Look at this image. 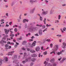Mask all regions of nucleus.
Wrapping results in <instances>:
<instances>
[{"label": "nucleus", "instance_id": "nucleus-1", "mask_svg": "<svg viewBox=\"0 0 66 66\" xmlns=\"http://www.w3.org/2000/svg\"><path fill=\"white\" fill-rule=\"evenodd\" d=\"M42 15H46L48 14V11H44L43 9L42 10Z\"/></svg>", "mask_w": 66, "mask_h": 66}, {"label": "nucleus", "instance_id": "nucleus-2", "mask_svg": "<svg viewBox=\"0 0 66 66\" xmlns=\"http://www.w3.org/2000/svg\"><path fill=\"white\" fill-rule=\"evenodd\" d=\"M54 48V51H56L59 48V46L57 45H55V46Z\"/></svg>", "mask_w": 66, "mask_h": 66}, {"label": "nucleus", "instance_id": "nucleus-3", "mask_svg": "<svg viewBox=\"0 0 66 66\" xmlns=\"http://www.w3.org/2000/svg\"><path fill=\"white\" fill-rule=\"evenodd\" d=\"M4 31L6 34H9V32H10V30L9 29L7 30V29H4Z\"/></svg>", "mask_w": 66, "mask_h": 66}, {"label": "nucleus", "instance_id": "nucleus-4", "mask_svg": "<svg viewBox=\"0 0 66 66\" xmlns=\"http://www.w3.org/2000/svg\"><path fill=\"white\" fill-rule=\"evenodd\" d=\"M37 2V0H30V3H34V2Z\"/></svg>", "mask_w": 66, "mask_h": 66}, {"label": "nucleus", "instance_id": "nucleus-5", "mask_svg": "<svg viewBox=\"0 0 66 66\" xmlns=\"http://www.w3.org/2000/svg\"><path fill=\"white\" fill-rule=\"evenodd\" d=\"M36 43V41H35L34 42H33L32 44L31 45V46H30V47H33V46H35Z\"/></svg>", "mask_w": 66, "mask_h": 66}, {"label": "nucleus", "instance_id": "nucleus-6", "mask_svg": "<svg viewBox=\"0 0 66 66\" xmlns=\"http://www.w3.org/2000/svg\"><path fill=\"white\" fill-rule=\"evenodd\" d=\"M29 31H35L36 30L35 28H31L29 29Z\"/></svg>", "mask_w": 66, "mask_h": 66}, {"label": "nucleus", "instance_id": "nucleus-7", "mask_svg": "<svg viewBox=\"0 0 66 66\" xmlns=\"http://www.w3.org/2000/svg\"><path fill=\"white\" fill-rule=\"evenodd\" d=\"M31 56L32 57H36L37 56V55L35 54H33L31 55Z\"/></svg>", "mask_w": 66, "mask_h": 66}, {"label": "nucleus", "instance_id": "nucleus-8", "mask_svg": "<svg viewBox=\"0 0 66 66\" xmlns=\"http://www.w3.org/2000/svg\"><path fill=\"white\" fill-rule=\"evenodd\" d=\"M47 38H45L44 39H43L42 40V44H44L46 42V39Z\"/></svg>", "mask_w": 66, "mask_h": 66}, {"label": "nucleus", "instance_id": "nucleus-9", "mask_svg": "<svg viewBox=\"0 0 66 66\" xmlns=\"http://www.w3.org/2000/svg\"><path fill=\"white\" fill-rule=\"evenodd\" d=\"M40 50V48L39 47H37L35 48L36 51L38 52Z\"/></svg>", "mask_w": 66, "mask_h": 66}, {"label": "nucleus", "instance_id": "nucleus-10", "mask_svg": "<svg viewBox=\"0 0 66 66\" xmlns=\"http://www.w3.org/2000/svg\"><path fill=\"white\" fill-rule=\"evenodd\" d=\"M9 37V36H8L7 35H6L5 36V37H4L3 38V39L4 40H5Z\"/></svg>", "mask_w": 66, "mask_h": 66}, {"label": "nucleus", "instance_id": "nucleus-11", "mask_svg": "<svg viewBox=\"0 0 66 66\" xmlns=\"http://www.w3.org/2000/svg\"><path fill=\"white\" fill-rule=\"evenodd\" d=\"M27 44V41H23L22 42V45H25Z\"/></svg>", "mask_w": 66, "mask_h": 66}, {"label": "nucleus", "instance_id": "nucleus-12", "mask_svg": "<svg viewBox=\"0 0 66 66\" xmlns=\"http://www.w3.org/2000/svg\"><path fill=\"white\" fill-rule=\"evenodd\" d=\"M53 12H54V10L53 9H52L50 11V14H52Z\"/></svg>", "mask_w": 66, "mask_h": 66}, {"label": "nucleus", "instance_id": "nucleus-13", "mask_svg": "<svg viewBox=\"0 0 66 66\" xmlns=\"http://www.w3.org/2000/svg\"><path fill=\"white\" fill-rule=\"evenodd\" d=\"M13 63H15L16 64H18V63H19L18 62V60H14V61H13Z\"/></svg>", "mask_w": 66, "mask_h": 66}, {"label": "nucleus", "instance_id": "nucleus-14", "mask_svg": "<svg viewBox=\"0 0 66 66\" xmlns=\"http://www.w3.org/2000/svg\"><path fill=\"white\" fill-rule=\"evenodd\" d=\"M8 55H11L12 56L13 55V54L11 52H9L7 54Z\"/></svg>", "mask_w": 66, "mask_h": 66}, {"label": "nucleus", "instance_id": "nucleus-15", "mask_svg": "<svg viewBox=\"0 0 66 66\" xmlns=\"http://www.w3.org/2000/svg\"><path fill=\"white\" fill-rule=\"evenodd\" d=\"M24 58H26L27 57V53L25 52L24 53Z\"/></svg>", "mask_w": 66, "mask_h": 66}, {"label": "nucleus", "instance_id": "nucleus-16", "mask_svg": "<svg viewBox=\"0 0 66 66\" xmlns=\"http://www.w3.org/2000/svg\"><path fill=\"white\" fill-rule=\"evenodd\" d=\"M62 51H60V52H58L57 53V54L58 55H60V54H61L62 53Z\"/></svg>", "mask_w": 66, "mask_h": 66}, {"label": "nucleus", "instance_id": "nucleus-17", "mask_svg": "<svg viewBox=\"0 0 66 66\" xmlns=\"http://www.w3.org/2000/svg\"><path fill=\"white\" fill-rule=\"evenodd\" d=\"M30 52H31V53H35V51H34L32 50H30Z\"/></svg>", "mask_w": 66, "mask_h": 66}, {"label": "nucleus", "instance_id": "nucleus-18", "mask_svg": "<svg viewBox=\"0 0 66 66\" xmlns=\"http://www.w3.org/2000/svg\"><path fill=\"white\" fill-rule=\"evenodd\" d=\"M34 9H32L30 11V13L31 14H32V13H33V12H34Z\"/></svg>", "mask_w": 66, "mask_h": 66}, {"label": "nucleus", "instance_id": "nucleus-19", "mask_svg": "<svg viewBox=\"0 0 66 66\" xmlns=\"http://www.w3.org/2000/svg\"><path fill=\"white\" fill-rule=\"evenodd\" d=\"M36 60L35 58H32L31 59V60L32 62H35Z\"/></svg>", "mask_w": 66, "mask_h": 66}, {"label": "nucleus", "instance_id": "nucleus-20", "mask_svg": "<svg viewBox=\"0 0 66 66\" xmlns=\"http://www.w3.org/2000/svg\"><path fill=\"white\" fill-rule=\"evenodd\" d=\"M40 17V20H41V21H42V17H41V16L40 15V14H37Z\"/></svg>", "mask_w": 66, "mask_h": 66}, {"label": "nucleus", "instance_id": "nucleus-21", "mask_svg": "<svg viewBox=\"0 0 66 66\" xmlns=\"http://www.w3.org/2000/svg\"><path fill=\"white\" fill-rule=\"evenodd\" d=\"M56 63H54L52 64L51 66H56Z\"/></svg>", "mask_w": 66, "mask_h": 66}, {"label": "nucleus", "instance_id": "nucleus-22", "mask_svg": "<svg viewBox=\"0 0 66 66\" xmlns=\"http://www.w3.org/2000/svg\"><path fill=\"white\" fill-rule=\"evenodd\" d=\"M39 34H42V30H39Z\"/></svg>", "mask_w": 66, "mask_h": 66}, {"label": "nucleus", "instance_id": "nucleus-23", "mask_svg": "<svg viewBox=\"0 0 66 66\" xmlns=\"http://www.w3.org/2000/svg\"><path fill=\"white\" fill-rule=\"evenodd\" d=\"M0 44H3V40H1V42H0Z\"/></svg>", "mask_w": 66, "mask_h": 66}, {"label": "nucleus", "instance_id": "nucleus-24", "mask_svg": "<svg viewBox=\"0 0 66 66\" xmlns=\"http://www.w3.org/2000/svg\"><path fill=\"white\" fill-rule=\"evenodd\" d=\"M11 46H9L8 48H6V49H11Z\"/></svg>", "mask_w": 66, "mask_h": 66}, {"label": "nucleus", "instance_id": "nucleus-25", "mask_svg": "<svg viewBox=\"0 0 66 66\" xmlns=\"http://www.w3.org/2000/svg\"><path fill=\"white\" fill-rule=\"evenodd\" d=\"M54 61V59L53 58L50 61L51 62H53V61Z\"/></svg>", "mask_w": 66, "mask_h": 66}, {"label": "nucleus", "instance_id": "nucleus-26", "mask_svg": "<svg viewBox=\"0 0 66 66\" xmlns=\"http://www.w3.org/2000/svg\"><path fill=\"white\" fill-rule=\"evenodd\" d=\"M14 59H16L17 58V55H14Z\"/></svg>", "mask_w": 66, "mask_h": 66}, {"label": "nucleus", "instance_id": "nucleus-27", "mask_svg": "<svg viewBox=\"0 0 66 66\" xmlns=\"http://www.w3.org/2000/svg\"><path fill=\"white\" fill-rule=\"evenodd\" d=\"M5 47H6V48H7L8 47H9V45H7V44H6L5 45Z\"/></svg>", "mask_w": 66, "mask_h": 66}, {"label": "nucleus", "instance_id": "nucleus-28", "mask_svg": "<svg viewBox=\"0 0 66 66\" xmlns=\"http://www.w3.org/2000/svg\"><path fill=\"white\" fill-rule=\"evenodd\" d=\"M63 62H64V60H62V61L60 62V64H62V63H63Z\"/></svg>", "mask_w": 66, "mask_h": 66}, {"label": "nucleus", "instance_id": "nucleus-29", "mask_svg": "<svg viewBox=\"0 0 66 66\" xmlns=\"http://www.w3.org/2000/svg\"><path fill=\"white\" fill-rule=\"evenodd\" d=\"M2 60H0V65H1V64H2Z\"/></svg>", "mask_w": 66, "mask_h": 66}, {"label": "nucleus", "instance_id": "nucleus-30", "mask_svg": "<svg viewBox=\"0 0 66 66\" xmlns=\"http://www.w3.org/2000/svg\"><path fill=\"white\" fill-rule=\"evenodd\" d=\"M63 45L65 46H66V43L65 42H63Z\"/></svg>", "mask_w": 66, "mask_h": 66}, {"label": "nucleus", "instance_id": "nucleus-31", "mask_svg": "<svg viewBox=\"0 0 66 66\" xmlns=\"http://www.w3.org/2000/svg\"><path fill=\"white\" fill-rule=\"evenodd\" d=\"M66 30V28L65 27H64L63 28V30L64 31H65Z\"/></svg>", "mask_w": 66, "mask_h": 66}, {"label": "nucleus", "instance_id": "nucleus-32", "mask_svg": "<svg viewBox=\"0 0 66 66\" xmlns=\"http://www.w3.org/2000/svg\"><path fill=\"white\" fill-rule=\"evenodd\" d=\"M43 53L44 55H46L47 54V53L46 51H45Z\"/></svg>", "mask_w": 66, "mask_h": 66}, {"label": "nucleus", "instance_id": "nucleus-33", "mask_svg": "<svg viewBox=\"0 0 66 66\" xmlns=\"http://www.w3.org/2000/svg\"><path fill=\"white\" fill-rule=\"evenodd\" d=\"M46 19L45 18L44 20V24H46Z\"/></svg>", "mask_w": 66, "mask_h": 66}, {"label": "nucleus", "instance_id": "nucleus-34", "mask_svg": "<svg viewBox=\"0 0 66 66\" xmlns=\"http://www.w3.org/2000/svg\"><path fill=\"white\" fill-rule=\"evenodd\" d=\"M42 29H45V27H46V26H45V25H43L42 26Z\"/></svg>", "mask_w": 66, "mask_h": 66}, {"label": "nucleus", "instance_id": "nucleus-35", "mask_svg": "<svg viewBox=\"0 0 66 66\" xmlns=\"http://www.w3.org/2000/svg\"><path fill=\"white\" fill-rule=\"evenodd\" d=\"M47 27H51V25H48V24H47L46 25Z\"/></svg>", "mask_w": 66, "mask_h": 66}, {"label": "nucleus", "instance_id": "nucleus-36", "mask_svg": "<svg viewBox=\"0 0 66 66\" xmlns=\"http://www.w3.org/2000/svg\"><path fill=\"white\" fill-rule=\"evenodd\" d=\"M56 36H58V37H61V36H61V35H56Z\"/></svg>", "mask_w": 66, "mask_h": 66}, {"label": "nucleus", "instance_id": "nucleus-37", "mask_svg": "<svg viewBox=\"0 0 66 66\" xmlns=\"http://www.w3.org/2000/svg\"><path fill=\"white\" fill-rule=\"evenodd\" d=\"M46 42H50V39H47L46 40Z\"/></svg>", "mask_w": 66, "mask_h": 66}, {"label": "nucleus", "instance_id": "nucleus-38", "mask_svg": "<svg viewBox=\"0 0 66 66\" xmlns=\"http://www.w3.org/2000/svg\"><path fill=\"white\" fill-rule=\"evenodd\" d=\"M21 49L22 50H26V48L24 47H23L21 48Z\"/></svg>", "mask_w": 66, "mask_h": 66}, {"label": "nucleus", "instance_id": "nucleus-39", "mask_svg": "<svg viewBox=\"0 0 66 66\" xmlns=\"http://www.w3.org/2000/svg\"><path fill=\"white\" fill-rule=\"evenodd\" d=\"M47 28H46L45 29H44V30H43V32H45V31H47Z\"/></svg>", "mask_w": 66, "mask_h": 66}, {"label": "nucleus", "instance_id": "nucleus-40", "mask_svg": "<svg viewBox=\"0 0 66 66\" xmlns=\"http://www.w3.org/2000/svg\"><path fill=\"white\" fill-rule=\"evenodd\" d=\"M5 61H6V62L8 61V58L7 57H6Z\"/></svg>", "mask_w": 66, "mask_h": 66}, {"label": "nucleus", "instance_id": "nucleus-41", "mask_svg": "<svg viewBox=\"0 0 66 66\" xmlns=\"http://www.w3.org/2000/svg\"><path fill=\"white\" fill-rule=\"evenodd\" d=\"M17 28H15L14 29V31L15 32H17Z\"/></svg>", "mask_w": 66, "mask_h": 66}, {"label": "nucleus", "instance_id": "nucleus-42", "mask_svg": "<svg viewBox=\"0 0 66 66\" xmlns=\"http://www.w3.org/2000/svg\"><path fill=\"white\" fill-rule=\"evenodd\" d=\"M17 46H18V45H16V44H15L14 46V47L15 48H17Z\"/></svg>", "mask_w": 66, "mask_h": 66}, {"label": "nucleus", "instance_id": "nucleus-43", "mask_svg": "<svg viewBox=\"0 0 66 66\" xmlns=\"http://www.w3.org/2000/svg\"><path fill=\"white\" fill-rule=\"evenodd\" d=\"M61 15H59L58 16V19L60 20V18H61Z\"/></svg>", "mask_w": 66, "mask_h": 66}, {"label": "nucleus", "instance_id": "nucleus-44", "mask_svg": "<svg viewBox=\"0 0 66 66\" xmlns=\"http://www.w3.org/2000/svg\"><path fill=\"white\" fill-rule=\"evenodd\" d=\"M26 19H24L23 20V23H25L26 22Z\"/></svg>", "mask_w": 66, "mask_h": 66}, {"label": "nucleus", "instance_id": "nucleus-45", "mask_svg": "<svg viewBox=\"0 0 66 66\" xmlns=\"http://www.w3.org/2000/svg\"><path fill=\"white\" fill-rule=\"evenodd\" d=\"M10 36L11 37H14V35L12 34L10 35Z\"/></svg>", "mask_w": 66, "mask_h": 66}, {"label": "nucleus", "instance_id": "nucleus-46", "mask_svg": "<svg viewBox=\"0 0 66 66\" xmlns=\"http://www.w3.org/2000/svg\"><path fill=\"white\" fill-rule=\"evenodd\" d=\"M54 53V54H55V53L54 51L51 52V53H50V54H52V53Z\"/></svg>", "mask_w": 66, "mask_h": 66}, {"label": "nucleus", "instance_id": "nucleus-47", "mask_svg": "<svg viewBox=\"0 0 66 66\" xmlns=\"http://www.w3.org/2000/svg\"><path fill=\"white\" fill-rule=\"evenodd\" d=\"M33 40V39H30L29 40V42H32Z\"/></svg>", "mask_w": 66, "mask_h": 66}, {"label": "nucleus", "instance_id": "nucleus-48", "mask_svg": "<svg viewBox=\"0 0 66 66\" xmlns=\"http://www.w3.org/2000/svg\"><path fill=\"white\" fill-rule=\"evenodd\" d=\"M44 47L42 46V50H43V51H45V49H43Z\"/></svg>", "mask_w": 66, "mask_h": 66}, {"label": "nucleus", "instance_id": "nucleus-49", "mask_svg": "<svg viewBox=\"0 0 66 66\" xmlns=\"http://www.w3.org/2000/svg\"><path fill=\"white\" fill-rule=\"evenodd\" d=\"M14 45V43L13 42H11L10 43V45Z\"/></svg>", "mask_w": 66, "mask_h": 66}, {"label": "nucleus", "instance_id": "nucleus-50", "mask_svg": "<svg viewBox=\"0 0 66 66\" xmlns=\"http://www.w3.org/2000/svg\"><path fill=\"white\" fill-rule=\"evenodd\" d=\"M4 21V19H2L1 21V22H3V21Z\"/></svg>", "mask_w": 66, "mask_h": 66}, {"label": "nucleus", "instance_id": "nucleus-51", "mask_svg": "<svg viewBox=\"0 0 66 66\" xmlns=\"http://www.w3.org/2000/svg\"><path fill=\"white\" fill-rule=\"evenodd\" d=\"M52 65V64H51L50 63H49L48 64V66H51Z\"/></svg>", "mask_w": 66, "mask_h": 66}, {"label": "nucleus", "instance_id": "nucleus-52", "mask_svg": "<svg viewBox=\"0 0 66 66\" xmlns=\"http://www.w3.org/2000/svg\"><path fill=\"white\" fill-rule=\"evenodd\" d=\"M14 5V3H13L12 4H11V5L12 6H13Z\"/></svg>", "mask_w": 66, "mask_h": 66}, {"label": "nucleus", "instance_id": "nucleus-53", "mask_svg": "<svg viewBox=\"0 0 66 66\" xmlns=\"http://www.w3.org/2000/svg\"><path fill=\"white\" fill-rule=\"evenodd\" d=\"M22 39V37H20V38H19L20 40H21V39Z\"/></svg>", "mask_w": 66, "mask_h": 66}, {"label": "nucleus", "instance_id": "nucleus-54", "mask_svg": "<svg viewBox=\"0 0 66 66\" xmlns=\"http://www.w3.org/2000/svg\"><path fill=\"white\" fill-rule=\"evenodd\" d=\"M12 24V22H9V25L11 26V25Z\"/></svg>", "mask_w": 66, "mask_h": 66}, {"label": "nucleus", "instance_id": "nucleus-55", "mask_svg": "<svg viewBox=\"0 0 66 66\" xmlns=\"http://www.w3.org/2000/svg\"><path fill=\"white\" fill-rule=\"evenodd\" d=\"M33 63L32 62V63H31V64H30V66H33Z\"/></svg>", "mask_w": 66, "mask_h": 66}, {"label": "nucleus", "instance_id": "nucleus-56", "mask_svg": "<svg viewBox=\"0 0 66 66\" xmlns=\"http://www.w3.org/2000/svg\"><path fill=\"white\" fill-rule=\"evenodd\" d=\"M62 47L63 48H64V49H65V46H64L62 45Z\"/></svg>", "mask_w": 66, "mask_h": 66}, {"label": "nucleus", "instance_id": "nucleus-57", "mask_svg": "<svg viewBox=\"0 0 66 66\" xmlns=\"http://www.w3.org/2000/svg\"><path fill=\"white\" fill-rule=\"evenodd\" d=\"M44 63L45 65H47V62H46V61H45V62H44Z\"/></svg>", "mask_w": 66, "mask_h": 66}, {"label": "nucleus", "instance_id": "nucleus-58", "mask_svg": "<svg viewBox=\"0 0 66 66\" xmlns=\"http://www.w3.org/2000/svg\"><path fill=\"white\" fill-rule=\"evenodd\" d=\"M25 28H27V24H25Z\"/></svg>", "mask_w": 66, "mask_h": 66}, {"label": "nucleus", "instance_id": "nucleus-59", "mask_svg": "<svg viewBox=\"0 0 66 66\" xmlns=\"http://www.w3.org/2000/svg\"><path fill=\"white\" fill-rule=\"evenodd\" d=\"M9 26V25L6 24L5 26V27H8Z\"/></svg>", "mask_w": 66, "mask_h": 66}, {"label": "nucleus", "instance_id": "nucleus-60", "mask_svg": "<svg viewBox=\"0 0 66 66\" xmlns=\"http://www.w3.org/2000/svg\"><path fill=\"white\" fill-rule=\"evenodd\" d=\"M61 59H62V57H60V58L58 59L59 61H61Z\"/></svg>", "mask_w": 66, "mask_h": 66}, {"label": "nucleus", "instance_id": "nucleus-61", "mask_svg": "<svg viewBox=\"0 0 66 66\" xmlns=\"http://www.w3.org/2000/svg\"><path fill=\"white\" fill-rule=\"evenodd\" d=\"M25 62H26L28 61V60L27 59H26L25 60Z\"/></svg>", "mask_w": 66, "mask_h": 66}, {"label": "nucleus", "instance_id": "nucleus-62", "mask_svg": "<svg viewBox=\"0 0 66 66\" xmlns=\"http://www.w3.org/2000/svg\"><path fill=\"white\" fill-rule=\"evenodd\" d=\"M27 51H29L30 50V49L29 48H27Z\"/></svg>", "mask_w": 66, "mask_h": 66}, {"label": "nucleus", "instance_id": "nucleus-63", "mask_svg": "<svg viewBox=\"0 0 66 66\" xmlns=\"http://www.w3.org/2000/svg\"><path fill=\"white\" fill-rule=\"evenodd\" d=\"M23 64H24V63H26V62L25 61H23L22 62Z\"/></svg>", "mask_w": 66, "mask_h": 66}, {"label": "nucleus", "instance_id": "nucleus-64", "mask_svg": "<svg viewBox=\"0 0 66 66\" xmlns=\"http://www.w3.org/2000/svg\"><path fill=\"white\" fill-rule=\"evenodd\" d=\"M3 43H6V41L3 40Z\"/></svg>", "mask_w": 66, "mask_h": 66}]
</instances>
